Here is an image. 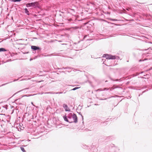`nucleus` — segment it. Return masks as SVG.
<instances>
[{"mask_svg": "<svg viewBox=\"0 0 152 152\" xmlns=\"http://www.w3.org/2000/svg\"><path fill=\"white\" fill-rule=\"evenodd\" d=\"M26 7H33L34 8H38L39 7V4L38 2L35 1L33 2L28 3L26 4Z\"/></svg>", "mask_w": 152, "mask_h": 152, "instance_id": "1", "label": "nucleus"}, {"mask_svg": "<svg viewBox=\"0 0 152 152\" xmlns=\"http://www.w3.org/2000/svg\"><path fill=\"white\" fill-rule=\"evenodd\" d=\"M103 57H105L106 59H114L116 58L115 56H112L108 54H104L103 55Z\"/></svg>", "mask_w": 152, "mask_h": 152, "instance_id": "2", "label": "nucleus"}, {"mask_svg": "<svg viewBox=\"0 0 152 152\" xmlns=\"http://www.w3.org/2000/svg\"><path fill=\"white\" fill-rule=\"evenodd\" d=\"M73 117L71 120L72 121V123H77V118L76 115L74 113H73Z\"/></svg>", "mask_w": 152, "mask_h": 152, "instance_id": "3", "label": "nucleus"}, {"mask_svg": "<svg viewBox=\"0 0 152 152\" xmlns=\"http://www.w3.org/2000/svg\"><path fill=\"white\" fill-rule=\"evenodd\" d=\"M31 48L33 51H36L37 50H40L41 48L38 46L32 45L31 46Z\"/></svg>", "mask_w": 152, "mask_h": 152, "instance_id": "4", "label": "nucleus"}, {"mask_svg": "<svg viewBox=\"0 0 152 152\" xmlns=\"http://www.w3.org/2000/svg\"><path fill=\"white\" fill-rule=\"evenodd\" d=\"M63 106L66 111H70V110L69 108L66 104H64Z\"/></svg>", "mask_w": 152, "mask_h": 152, "instance_id": "5", "label": "nucleus"}, {"mask_svg": "<svg viewBox=\"0 0 152 152\" xmlns=\"http://www.w3.org/2000/svg\"><path fill=\"white\" fill-rule=\"evenodd\" d=\"M63 117L65 121L70 123H72V121L70 120H69L67 118V116H66V115L64 116Z\"/></svg>", "mask_w": 152, "mask_h": 152, "instance_id": "6", "label": "nucleus"}, {"mask_svg": "<svg viewBox=\"0 0 152 152\" xmlns=\"http://www.w3.org/2000/svg\"><path fill=\"white\" fill-rule=\"evenodd\" d=\"M73 113H69L67 116V118H68L69 120H70L71 121H72V118L73 117Z\"/></svg>", "mask_w": 152, "mask_h": 152, "instance_id": "7", "label": "nucleus"}, {"mask_svg": "<svg viewBox=\"0 0 152 152\" xmlns=\"http://www.w3.org/2000/svg\"><path fill=\"white\" fill-rule=\"evenodd\" d=\"M24 10H25V13L28 15H29L30 13H29V11H28L27 9L26 8Z\"/></svg>", "mask_w": 152, "mask_h": 152, "instance_id": "8", "label": "nucleus"}, {"mask_svg": "<svg viewBox=\"0 0 152 152\" xmlns=\"http://www.w3.org/2000/svg\"><path fill=\"white\" fill-rule=\"evenodd\" d=\"M7 50L4 48H0V52L6 51Z\"/></svg>", "mask_w": 152, "mask_h": 152, "instance_id": "9", "label": "nucleus"}, {"mask_svg": "<svg viewBox=\"0 0 152 152\" xmlns=\"http://www.w3.org/2000/svg\"><path fill=\"white\" fill-rule=\"evenodd\" d=\"M8 106L7 105H4L2 106V107H3L4 108V110H7L8 109Z\"/></svg>", "mask_w": 152, "mask_h": 152, "instance_id": "10", "label": "nucleus"}, {"mask_svg": "<svg viewBox=\"0 0 152 152\" xmlns=\"http://www.w3.org/2000/svg\"><path fill=\"white\" fill-rule=\"evenodd\" d=\"M79 28L78 26L72 27L71 28L75 30Z\"/></svg>", "mask_w": 152, "mask_h": 152, "instance_id": "11", "label": "nucleus"}, {"mask_svg": "<svg viewBox=\"0 0 152 152\" xmlns=\"http://www.w3.org/2000/svg\"><path fill=\"white\" fill-rule=\"evenodd\" d=\"M2 109L1 110L2 111V113H5L7 111L6 110H4V108H3V107H2Z\"/></svg>", "mask_w": 152, "mask_h": 152, "instance_id": "12", "label": "nucleus"}, {"mask_svg": "<svg viewBox=\"0 0 152 152\" xmlns=\"http://www.w3.org/2000/svg\"><path fill=\"white\" fill-rule=\"evenodd\" d=\"M20 149L23 152H26V151L25 150L24 148L23 147H20Z\"/></svg>", "mask_w": 152, "mask_h": 152, "instance_id": "13", "label": "nucleus"}, {"mask_svg": "<svg viewBox=\"0 0 152 152\" xmlns=\"http://www.w3.org/2000/svg\"><path fill=\"white\" fill-rule=\"evenodd\" d=\"M79 88H80V87H76L74 88H73L72 89H71V91H72V90L73 91H75V90H76L77 89H78Z\"/></svg>", "mask_w": 152, "mask_h": 152, "instance_id": "14", "label": "nucleus"}, {"mask_svg": "<svg viewBox=\"0 0 152 152\" xmlns=\"http://www.w3.org/2000/svg\"><path fill=\"white\" fill-rule=\"evenodd\" d=\"M22 0H10L11 1L13 2H20Z\"/></svg>", "mask_w": 152, "mask_h": 152, "instance_id": "15", "label": "nucleus"}, {"mask_svg": "<svg viewBox=\"0 0 152 152\" xmlns=\"http://www.w3.org/2000/svg\"><path fill=\"white\" fill-rule=\"evenodd\" d=\"M12 82H8V83H4V84H2L0 86H4L6 85H7L9 83H11Z\"/></svg>", "mask_w": 152, "mask_h": 152, "instance_id": "16", "label": "nucleus"}, {"mask_svg": "<svg viewBox=\"0 0 152 152\" xmlns=\"http://www.w3.org/2000/svg\"><path fill=\"white\" fill-rule=\"evenodd\" d=\"M28 89V88H24V89H23L22 90H21L20 91H18L17 93H18V92H20L21 91H23V90H26V89ZM16 94V93H15V94Z\"/></svg>", "mask_w": 152, "mask_h": 152, "instance_id": "17", "label": "nucleus"}, {"mask_svg": "<svg viewBox=\"0 0 152 152\" xmlns=\"http://www.w3.org/2000/svg\"><path fill=\"white\" fill-rule=\"evenodd\" d=\"M111 80H113V81H121V79H119V80L118 79H116L115 80H112V79H111Z\"/></svg>", "mask_w": 152, "mask_h": 152, "instance_id": "18", "label": "nucleus"}, {"mask_svg": "<svg viewBox=\"0 0 152 152\" xmlns=\"http://www.w3.org/2000/svg\"><path fill=\"white\" fill-rule=\"evenodd\" d=\"M109 89L108 88H104L102 89L103 91H105V90H108Z\"/></svg>", "mask_w": 152, "mask_h": 152, "instance_id": "19", "label": "nucleus"}, {"mask_svg": "<svg viewBox=\"0 0 152 152\" xmlns=\"http://www.w3.org/2000/svg\"><path fill=\"white\" fill-rule=\"evenodd\" d=\"M103 91L102 89H99L97 90V91Z\"/></svg>", "mask_w": 152, "mask_h": 152, "instance_id": "20", "label": "nucleus"}, {"mask_svg": "<svg viewBox=\"0 0 152 152\" xmlns=\"http://www.w3.org/2000/svg\"><path fill=\"white\" fill-rule=\"evenodd\" d=\"M79 114L81 115V117H82V119H83V116L81 114L80 112L79 113Z\"/></svg>", "mask_w": 152, "mask_h": 152, "instance_id": "21", "label": "nucleus"}, {"mask_svg": "<svg viewBox=\"0 0 152 152\" xmlns=\"http://www.w3.org/2000/svg\"><path fill=\"white\" fill-rule=\"evenodd\" d=\"M110 20L112 21H117V20L115 19H110Z\"/></svg>", "mask_w": 152, "mask_h": 152, "instance_id": "22", "label": "nucleus"}, {"mask_svg": "<svg viewBox=\"0 0 152 152\" xmlns=\"http://www.w3.org/2000/svg\"><path fill=\"white\" fill-rule=\"evenodd\" d=\"M2 106L1 107H0V113H2Z\"/></svg>", "mask_w": 152, "mask_h": 152, "instance_id": "23", "label": "nucleus"}, {"mask_svg": "<svg viewBox=\"0 0 152 152\" xmlns=\"http://www.w3.org/2000/svg\"><path fill=\"white\" fill-rule=\"evenodd\" d=\"M19 100H20V99H16L15 100V102H17V101Z\"/></svg>", "mask_w": 152, "mask_h": 152, "instance_id": "24", "label": "nucleus"}, {"mask_svg": "<svg viewBox=\"0 0 152 152\" xmlns=\"http://www.w3.org/2000/svg\"><path fill=\"white\" fill-rule=\"evenodd\" d=\"M62 92H59L56 93V94H62Z\"/></svg>", "mask_w": 152, "mask_h": 152, "instance_id": "25", "label": "nucleus"}, {"mask_svg": "<svg viewBox=\"0 0 152 152\" xmlns=\"http://www.w3.org/2000/svg\"><path fill=\"white\" fill-rule=\"evenodd\" d=\"M18 80V79H16V80H13L12 81V82H15V81H17V80Z\"/></svg>", "mask_w": 152, "mask_h": 152, "instance_id": "26", "label": "nucleus"}, {"mask_svg": "<svg viewBox=\"0 0 152 152\" xmlns=\"http://www.w3.org/2000/svg\"><path fill=\"white\" fill-rule=\"evenodd\" d=\"M151 69H152V67H151L148 70H150Z\"/></svg>", "mask_w": 152, "mask_h": 152, "instance_id": "27", "label": "nucleus"}, {"mask_svg": "<svg viewBox=\"0 0 152 152\" xmlns=\"http://www.w3.org/2000/svg\"><path fill=\"white\" fill-rule=\"evenodd\" d=\"M87 37V35H85L84 37V39H85L86 37Z\"/></svg>", "mask_w": 152, "mask_h": 152, "instance_id": "28", "label": "nucleus"}, {"mask_svg": "<svg viewBox=\"0 0 152 152\" xmlns=\"http://www.w3.org/2000/svg\"><path fill=\"white\" fill-rule=\"evenodd\" d=\"M107 99V98H105L104 99H101L102 100H106Z\"/></svg>", "mask_w": 152, "mask_h": 152, "instance_id": "29", "label": "nucleus"}, {"mask_svg": "<svg viewBox=\"0 0 152 152\" xmlns=\"http://www.w3.org/2000/svg\"><path fill=\"white\" fill-rule=\"evenodd\" d=\"M10 107H11V108H12L13 107V106H12L11 105H10Z\"/></svg>", "mask_w": 152, "mask_h": 152, "instance_id": "30", "label": "nucleus"}, {"mask_svg": "<svg viewBox=\"0 0 152 152\" xmlns=\"http://www.w3.org/2000/svg\"><path fill=\"white\" fill-rule=\"evenodd\" d=\"M31 104L34 106H35L33 104V102H31Z\"/></svg>", "mask_w": 152, "mask_h": 152, "instance_id": "31", "label": "nucleus"}, {"mask_svg": "<svg viewBox=\"0 0 152 152\" xmlns=\"http://www.w3.org/2000/svg\"><path fill=\"white\" fill-rule=\"evenodd\" d=\"M32 60V58H30V61H31Z\"/></svg>", "mask_w": 152, "mask_h": 152, "instance_id": "32", "label": "nucleus"}, {"mask_svg": "<svg viewBox=\"0 0 152 152\" xmlns=\"http://www.w3.org/2000/svg\"><path fill=\"white\" fill-rule=\"evenodd\" d=\"M19 45H23V44H21V43H19Z\"/></svg>", "mask_w": 152, "mask_h": 152, "instance_id": "33", "label": "nucleus"}, {"mask_svg": "<svg viewBox=\"0 0 152 152\" xmlns=\"http://www.w3.org/2000/svg\"><path fill=\"white\" fill-rule=\"evenodd\" d=\"M46 109L47 110H48V107L46 108Z\"/></svg>", "mask_w": 152, "mask_h": 152, "instance_id": "34", "label": "nucleus"}, {"mask_svg": "<svg viewBox=\"0 0 152 152\" xmlns=\"http://www.w3.org/2000/svg\"><path fill=\"white\" fill-rule=\"evenodd\" d=\"M49 93H50V92H48V94H49Z\"/></svg>", "mask_w": 152, "mask_h": 152, "instance_id": "35", "label": "nucleus"}, {"mask_svg": "<svg viewBox=\"0 0 152 152\" xmlns=\"http://www.w3.org/2000/svg\"><path fill=\"white\" fill-rule=\"evenodd\" d=\"M141 61V60H140L139 61Z\"/></svg>", "mask_w": 152, "mask_h": 152, "instance_id": "36", "label": "nucleus"}, {"mask_svg": "<svg viewBox=\"0 0 152 152\" xmlns=\"http://www.w3.org/2000/svg\"><path fill=\"white\" fill-rule=\"evenodd\" d=\"M26 145L25 146V145H23V147H25V146H26Z\"/></svg>", "mask_w": 152, "mask_h": 152, "instance_id": "37", "label": "nucleus"}, {"mask_svg": "<svg viewBox=\"0 0 152 152\" xmlns=\"http://www.w3.org/2000/svg\"><path fill=\"white\" fill-rule=\"evenodd\" d=\"M114 97V96H111L110 97Z\"/></svg>", "mask_w": 152, "mask_h": 152, "instance_id": "38", "label": "nucleus"}, {"mask_svg": "<svg viewBox=\"0 0 152 152\" xmlns=\"http://www.w3.org/2000/svg\"><path fill=\"white\" fill-rule=\"evenodd\" d=\"M1 115H2V114H1ZM2 115H3L4 114H2ZM4 115H5L4 114Z\"/></svg>", "mask_w": 152, "mask_h": 152, "instance_id": "39", "label": "nucleus"}, {"mask_svg": "<svg viewBox=\"0 0 152 152\" xmlns=\"http://www.w3.org/2000/svg\"><path fill=\"white\" fill-rule=\"evenodd\" d=\"M151 4L152 5V4Z\"/></svg>", "mask_w": 152, "mask_h": 152, "instance_id": "40", "label": "nucleus"}]
</instances>
